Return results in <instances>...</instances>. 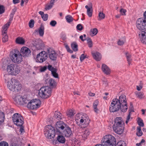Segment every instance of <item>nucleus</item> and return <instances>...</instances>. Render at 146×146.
I'll return each instance as SVG.
<instances>
[{"mask_svg": "<svg viewBox=\"0 0 146 146\" xmlns=\"http://www.w3.org/2000/svg\"><path fill=\"white\" fill-rule=\"evenodd\" d=\"M127 109L128 105L126 97L124 94L121 95L119 99H113L109 107V110L111 112L117 111L119 110L122 112H125Z\"/></svg>", "mask_w": 146, "mask_h": 146, "instance_id": "obj_1", "label": "nucleus"}, {"mask_svg": "<svg viewBox=\"0 0 146 146\" xmlns=\"http://www.w3.org/2000/svg\"><path fill=\"white\" fill-rule=\"evenodd\" d=\"M103 146H126V143L124 141H120L117 144L115 138L111 135H106L102 140Z\"/></svg>", "mask_w": 146, "mask_h": 146, "instance_id": "obj_2", "label": "nucleus"}, {"mask_svg": "<svg viewBox=\"0 0 146 146\" xmlns=\"http://www.w3.org/2000/svg\"><path fill=\"white\" fill-rule=\"evenodd\" d=\"M124 123L122 120V118L116 117L113 126V130L115 133L119 134H121L124 130Z\"/></svg>", "mask_w": 146, "mask_h": 146, "instance_id": "obj_3", "label": "nucleus"}, {"mask_svg": "<svg viewBox=\"0 0 146 146\" xmlns=\"http://www.w3.org/2000/svg\"><path fill=\"white\" fill-rule=\"evenodd\" d=\"M76 119V123L81 127H82L81 125L84 124L85 127L88 126L90 120L88 115L85 113H81L77 116Z\"/></svg>", "mask_w": 146, "mask_h": 146, "instance_id": "obj_4", "label": "nucleus"}, {"mask_svg": "<svg viewBox=\"0 0 146 146\" xmlns=\"http://www.w3.org/2000/svg\"><path fill=\"white\" fill-rule=\"evenodd\" d=\"M7 86L11 91L18 92L20 91L22 88L21 85L19 81L15 79H12L11 82H7Z\"/></svg>", "mask_w": 146, "mask_h": 146, "instance_id": "obj_5", "label": "nucleus"}, {"mask_svg": "<svg viewBox=\"0 0 146 146\" xmlns=\"http://www.w3.org/2000/svg\"><path fill=\"white\" fill-rule=\"evenodd\" d=\"M51 89L48 86L42 87L38 91V95L42 99L48 98L51 93Z\"/></svg>", "mask_w": 146, "mask_h": 146, "instance_id": "obj_6", "label": "nucleus"}, {"mask_svg": "<svg viewBox=\"0 0 146 146\" xmlns=\"http://www.w3.org/2000/svg\"><path fill=\"white\" fill-rule=\"evenodd\" d=\"M10 58L15 63H20L22 61V58L20 52L17 49H14L10 54Z\"/></svg>", "mask_w": 146, "mask_h": 146, "instance_id": "obj_7", "label": "nucleus"}, {"mask_svg": "<svg viewBox=\"0 0 146 146\" xmlns=\"http://www.w3.org/2000/svg\"><path fill=\"white\" fill-rule=\"evenodd\" d=\"M7 70L9 74L13 75H16L18 74L20 71L19 67L14 64L8 65Z\"/></svg>", "mask_w": 146, "mask_h": 146, "instance_id": "obj_8", "label": "nucleus"}, {"mask_svg": "<svg viewBox=\"0 0 146 146\" xmlns=\"http://www.w3.org/2000/svg\"><path fill=\"white\" fill-rule=\"evenodd\" d=\"M44 134L46 138L51 139L55 135V130L54 127L50 125L46 126L44 130Z\"/></svg>", "mask_w": 146, "mask_h": 146, "instance_id": "obj_9", "label": "nucleus"}, {"mask_svg": "<svg viewBox=\"0 0 146 146\" xmlns=\"http://www.w3.org/2000/svg\"><path fill=\"white\" fill-rule=\"evenodd\" d=\"M12 120L15 124L18 126H21L24 123V119L20 114L17 113L13 115Z\"/></svg>", "mask_w": 146, "mask_h": 146, "instance_id": "obj_10", "label": "nucleus"}, {"mask_svg": "<svg viewBox=\"0 0 146 146\" xmlns=\"http://www.w3.org/2000/svg\"><path fill=\"white\" fill-rule=\"evenodd\" d=\"M136 27L140 30L146 31V20L143 17L138 19L136 21Z\"/></svg>", "mask_w": 146, "mask_h": 146, "instance_id": "obj_11", "label": "nucleus"}, {"mask_svg": "<svg viewBox=\"0 0 146 146\" xmlns=\"http://www.w3.org/2000/svg\"><path fill=\"white\" fill-rule=\"evenodd\" d=\"M48 57L47 53L44 51H43L37 55L36 61L40 63H42L45 61Z\"/></svg>", "mask_w": 146, "mask_h": 146, "instance_id": "obj_12", "label": "nucleus"}, {"mask_svg": "<svg viewBox=\"0 0 146 146\" xmlns=\"http://www.w3.org/2000/svg\"><path fill=\"white\" fill-rule=\"evenodd\" d=\"M17 9L16 8H15L13 9L12 10L11 13L10 14V18L9 19V22L7 23L5 25L4 27H3V30L2 31L3 33L4 32L5 33V32H7V30L10 24L11 23V21H12L13 19V17L15 12L16 11Z\"/></svg>", "mask_w": 146, "mask_h": 146, "instance_id": "obj_13", "label": "nucleus"}, {"mask_svg": "<svg viewBox=\"0 0 146 146\" xmlns=\"http://www.w3.org/2000/svg\"><path fill=\"white\" fill-rule=\"evenodd\" d=\"M66 126V124L62 121H59L57 122L55 126L56 132H58L59 133L61 134V133H62V131Z\"/></svg>", "mask_w": 146, "mask_h": 146, "instance_id": "obj_14", "label": "nucleus"}, {"mask_svg": "<svg viewBox=\"0 0 146 146\" xmlns=\"http://www.w3.org/2000/svg\"><path fill=\"white\" fill-rule=\"evenodd\" d=\"M20 53L22 56L23 57H28L31 55L30 50L26 47H22Z\"/></svg>", "mask_w": 146, "mask_h": 146, "instance_id": "obj_15", "label": "nucleus"}, {"mask_svg": "<svg viewBox=\"0 0 146 146\" xmlns=\"http://www.w3.org/2000/svg\"><path fill=\"white\" fill-rule=\"evenodd\" d=\"M47 51L50 59L52 60H56L57 58V54L55 52L54 50H52L50 48L48 49Z\"/></svg>", "mask_w": 146, "mask_h": 146, "instance_id": "obj_16", "label": "nucleus"}, {"mask_svg": "<svg viewBox=\"0 0 146 146\" xmlns=\"http://www.w3.org/2000/svg\"><path fill=\"white\" fill-rule=\"evenodd\" d=\"M61 134L65 137H68L72 135V133L71 128L68 126H66Z\"/></svg>", "mask_w": 146, "mask_h": 146, "instance_id": "obj_17", "label": "nucleus"}, {"mask_svg": "<svg viewBox=\"0 0 146 146\" xmlns=\"http://www.w3.org/2000/svg\"><path fill=\"white\" fill-rule=\"evenodd\" d=\"M92 54L93 58L96 61H100L102 58L101 54L98 52H92Z\"/></svg>", "mask_w": 146, "mask_h": 146, "instance_id": "obj_18", "label": "nucleus"}, {"mask_svg": "<svg viewBox=\"0 0 146 146\" xmlns=\"http://www.w3.org/2000/svg\"><path fill=\"white\" fill-rule=\"evenodd\" d=\"M102 71L107 75L109 74L110 73V70L109 68L105 64H103L102 67Z\"/></svg>", "mask_w": 146, "mask_h": 146, "instance_id": "obj_19", "label": "nucleus"}, {"mask_svg": "<svg viewBox=\"0 0 146 146\" xmlns=\"http://www.w3.org/2000/svg\"><path fill=\"white\" fill-rule=\"evenodd\" d=\"M31 101L35 107V106L36 109L40 107V106L41 104V102L39 99H35Z\"/></svg>", "mask_w": 146, "mask_h": 146, "instance_id": "obj_20", "label": "nucleus"}, {"mask_svg": "<svg viewBox=\"0 0 146 146\" xmlns=\"http://www.w3.org/2000/svg\"><path fill=\"white\" fill-rule=\"evenodd\" d=\"M44 28L43 25L41 24L38 30H35V33H38L41 36H42L44 34Z\"/></svg>", "mask_w": 146, "mask_h": 146, "instance_id": "obj_21", "label": "nucleus"}, {"mask_svg": "<svg viewBox=\"0 0 146 146\" xmlns=\"http://www.w3.org/2000/svg\"><path fill=\"white\" fill-rule=\"evenodd\" d=\"M141 35V42L143 43L146 44V33L144 31H142L140 33L139 35Z\"/></svg>", "mask_w": 146, "mask_h": 146, "instance_id": "obj_22", "label": "nucleus"}, {"mask_svg": "<svg viewBox=\"0 0 146 146\" xmlns=\"http://www.w3.org/2000/svg\"><path fill=\"white\" fill-rule=\"evenodd\" d=\"M44 47V45L41 40L39 41L35 45V47L37 50L42 49Z\"/></svg>", "mask_w": 146, "mask_h": 146, "instance_id": "obj_23", "label": "nucleus"}, {"mask_svg": "<svg viewBox=\"0 0 146 146\" xmlns=\"http://www.w3.org/2000/svg\"><path fill=\"white\" fill-rule=\"evenodd\" d=\"M54 117L58 120L61 119L63 117L60 112L57 111H55Z\"/></svg>", "mask_w": 146, "mask_h": 146, "instance_id": "obj_24", "label": "nucleus"}, {"mask_svg": "<svg viewBox=\"0 0 146 146\" xmlns=\"http://www.w3.org/2000/svg\"><path fill=\"white\" fill-rule=\"evenodd\" d=\"M57 141L60 143H64L65 142L66 140L64 137L62 135H58L57 137Z\"/></svg>", "mask_w": 146, "mask_h": 146, "instance_id": "obj_25", "label": "nucleus"}, {"mask_svg": "<svg viewBox=\"0 0 146 146\" xmlns=\"http://www.w3.org/2000/svg\"><path fill=\"white\" fill-rule=\"evenodd\" d=\"M71 47L73 50L74 52H76L78 50V44L75 42H73L71 44Z\"/></svg>", "mask_w": 146, "mask_h": 146, "instance_id": "obj_26", "label": "nucleus"}, {"mask_svg": "<svg viewBox=\"0 0 146 146\" xmlns=\"http://www.w3.org/2000/svg\"><path fill=\"white\" fill-rule=\"evenodd\" d=\"M85 8L87 9V13L89 17H91L92 16L93 9L92 8H89L87 6H86Z\"/></svg>", "mask_w": 146, "mask_h": 146, "instance_id": "obj_27", "label": "nucleus"}, {"mask_svg": "<svg viewBox=\"0 0 146 146\" xmlns=\"http://www.w3.org/2000/svg\"><path fill=\"white\" fill-rule=\"evenodd\" d=\"M23 100V97L21 95H17L15 98V101L18 103L21 104Z\"/></svg>", "mask_w": 146, "mask_h": 146, "instance_id": "obj_28", "label": "nucleus"}, {"mask_svg": "<svg viewBox=\"0 0 146 146\" xmlns=\"http://www.w3.org/2000/svg\"><path fill=\"white\" fill-rule=\"evenodd\" d=\"M98 32V29L96 28L91 29L90 33L91 36H93L97 34Z\"/></svg>", "mask_w": 146, "mask_h": 146, "instance_id": "obj_29", "label": "nucleus"}, {"mask_svg": "<svg viewBox=\"0 0 146 146\" xmlns=\"http://www.w3.org/2000/svg\"><path fill=\"white\" fill-rule=\"evenodd\" d=\"M136 134L138 137H140L142 135L143 133L141 130V128L140 126L137 127Z\"/></svg>", "mask_w": 146, "mask_h": 146, "instance_id": "obj_30", "label": "nucleus"}, {"mask_svg": "<svg viewBox=\"0 0 146 146\" xmlns=\"http://www.w3.org/2000/svg\"><path fill=\"white\" fill-rule=\"evenodd\" d=\"M16 42L18 44H23L25 43L24 40L21 37H18L16 40Z\"/></svg>", "mask_w": 146, "mask_h": 146, "instance_id": "obj_31", "label": "nucleus"}, {"mask_svg": "<svg viewBox=\"0 0 146 146\" xmlns=\"http://www.w3.org/2000/svg\"><path fill=\"white\" fill-rule=\"evenodd\" d=\"M7 32H5L4 33L2 32V35H3V37L2 38V41L3 42H5L8 40V38L7 35Z\"/></svg>", "mask_w": 146, "mask_h": 146, "instance_id": "obj_32", "label": "nucleus"}, {"mask_svg": "<svg viewBox=\"0 0 146 146\" xmlns=\"http://www.w3.org/2000/svg\"><path fill=\"white\" fill-rule=\"evenodd\" d=\"M136 97L140 99H142L144 98V93L141 92L135 93Z\"/></svg>", "mask_w": 146, "mask_h": 146, "instance_id": "obj_33", "label": "nucleus"}, {"mask_svg": "<svg viewBox=\"0 0 146 146\" xmlns=\"http://www.w3.org/2000/svg\"><path fill=\"white\" fill-rule=\"evenodd\" d=\"M27 107L28 108L32 110H36L35 106V107L31 101L29 102L27 105Z\"/></svg>", "mask_w": 146, "mask_h": 146, "instance_id": "obj_34", "label": "nucleus"}, {"mask_svg": "<svg viewBox=\"0 0 146 146\" xmlns=\"http://www.w3.org/2000/svg\"><path fill=\"white\" fill-rule=\"evenodd\" d=\"M5 114L3 112H0V125L4 121L5 119Z\"/></svg>", "mask_w": 146, "mask_h": 146, "instance_id": "obj_35", "label": "nucleus"}, {"mask_svg": "<svg viewBox=\"0 0 146 146\" xmlns=\"http://www.w3.org/2000/svg\"><path fill=\"white\" fill-rule=\"evenodd\" d=\"M98 104V101L97 100H96L94 102L93 104V108L94 110V111L97 113L98 111V109H97V107Z\"/></svg>", "mask_w": 146, "mask_h": 146, "instance_id": "obj_36", "label": "nucleus"}, {"mask_svg": "<svg viewBox=\"0 0 146 146\" xmlns=\"http://www.w3.org/2000/svg\"><path fill=\"white\" fill-rule=\"evenodd\" d=\"M48 83L49 86L51 87H53L55 85L56 82L52 78L49 80Z\"/></svg>", "mask_w": 146, "mask_h": 146, "instance_id": "obj_37", "label": "nucleus"}, {"mask_svg": "<svg viewBox=\"0 0 146 146\" xmlns=\"http://www.w3.org/2000/svg\"><path fill=\"white\" fill-rule=\"evenodd\" d=\"M65 19L67 21L68 23H70L73 20V18L72 16L70 15H67L65 17Z\"/></svg>", "mask_w": 146, "mask_h": 146, "instance_id": "obj_38", "label": "nucleus"}, {"mask_svg": "<svg viewBox=\"0 0 146 146\" xmlns=\"http://www.w3.org/2000/svg\"><path fill=\"white\" fill-rule=\"evenodd\" d=\"M99 18L98 20L104 19L105 17V14L102 12H100L98 14Z\"/></svg>", "mask_w": 146, "mask_h": 146, "instance_id": "obj_39", "label": "nucleus"}, {"mask_svg": "<svg viewBox=\"0 0 146 146\" xmlns=\"http://www.w3.org/2000/svg\"><path fill=\"white\" fill-rule=\"evenodd\" d=\"M35 23L33 19H31L29 22V26L31 28H33L34 26Z\"/></svg>", "mask_w": 146, "mask_h": 146, "instance_id": "obj_40", "label": "nucleus"}, {"mask_svg": "<svg viewBox=\"0 0 146 146\" xmlns=\"http://www.w3.org/2000/svg\"><path fill=\"white\" fill-rule=\"evenodd\" d=\"M47 68H48V69L51 72V73L53 71H55V70H56V68H54L51 65H49L48 67H47Z\"/></svg>", "mask_w": 146, "mask_h": 146, "instance_id": "obj_41", "label": "nucleus"}, {"mask_svg": "<svg viewBox=\"0 0 146 146\" xmlns=\"http://www.w3.org/2000/svg\"><path fill=\"white\" fill-rule=\"evenodd\" d=\"M127 11L126 9L121 8L119 11L121 15H125Z\"/></svg>", "mask_w": 146, "mask_h": 146, "instance_id": "obj_42", "label": "nucleus"}, {"mask_svg": "<svg viewBox=\"0 0 146 146\" xmlns=\"http://www.w3.org/2000/svg\"><path fill=\"white\" fill-rule=\"evenodd\" d=\"M139 120L138 121V123L139 125L141 127H143L144 126V124L143 122V121L140 118H139Z\"/></svg>", "mask_w": 146, "mask_h": 146, "instance_id": "obj_43", "label": "nucleus"}, {"mask_svg": "<svg viewBox=\"0 0 146 146\" xmlns=\"http://www.w3.org/2000/svg\"><path fill=\"white\" fill-rule=\"evenodd\" d=\"M125 41V38L123 40L119 39L117 42V44L118 45L121 46L124 44Z\"/></svg>", "mask_w": 146, "mask_h": 146, "instance_id": "obj_44", "label": "nucleus"}, {"mask_svg": "<svg viewBox=\"0 0 146 146\" xmlns=\"http://www.w3.org/2000/svg\"><path fill=\"white\" fill-rule=\"evenodd\" d=\"M57 72V70H55V71H53L52 72V74L53 76H54V78H58V74L56 73Z\"/></svg>", "mask_w": 146, "mask_h": 146, "instance_id": "obj_45", "label": "nucleus"}, {"mask_svg": "<svg viewBox=\"0 0 146 146\" xmlns=\"http://www.w3.org/2000/svg\"><path fill=\"white\" fill-rule=\"evenodd\" d=\"M126 56L127 57V61L128 62V64L130 65V62L131 61V56L128 54H126Z\"/></svg>", "mask_w": 146, "mask_h": 146, "instance_id": "obj_46", "label": "nucleus"}, {"mask_svg": "<svg viewBox=\"0 0 146 146\" xmlns=\"http://www.w3.org/2000/svg\"><path fill=\"white\" fill-rule=\"evenodd\" d=\"M5 11L4 7L2 5H0V14L3 13Z\"/></svg>", "mask_w": 146, "mask_h": 146, "instance_id": "obj_47", "label": "nucleus"}, {"mask_svg": "<svg viewBox=\"0 0 146 146\" xmlns=\"http://www.w3.org/2000/svg\"><path fill=\"white\" fill-rule=\"evenodd\" d=\"M22 101L25 104H27L29 102V100L26 98V96H24L23 97V100H22Z\"/></svg>", "mask_w": 146, "mask_h": 146, "instance_id": "obj_48", "label": "nucleus"}, {"mask_svg": "<svg viewBox=\"0 0 146 146\" xmlns=\"http://www.w3.org/2000/svg\"><path fill=\"white\" fill-rule=\"evenodd\" d=\"M76 28L78 30L81 31L83 29V27L81 24H79L77 25Z\"/></svg>", "mask_w": 146, "mask_h": 146, "instance_id": "obj_49", "label": "nucleus"}, {"mask_svg": "<svg viewBox=\"0 0 146 146\" xmlns=\"http://www.w3.org/2000/svg\"><path fill=\"white\" fill-rule=\"evenodd\" d=\"M41 17L44 21H46L48 19V15L47 14H44Z\"/></svg>", "mask_w": 146, "mask_h": 146, "instance_id": "obj_50", "label": "nucleus"}, {"mask_svg": "<svg viewBox=\"0 0 146 146\" xmlns=\"http://www.w3.org/2000/svg\"><path fill=\"white\" fill-rule=\"evenodd\" d=\"M65 47L67 51L68 52L70 53H73V50H72L70 49L69 47L68 46V45H66L65 46Z\"/></svg>", "mask_w": 146, "mask_h": 146, "instance_id": "obj_51", "label": "nucleus"}, {"mask_svg": "<svg viewBox=\"0 0 146 146\" xmlns=\"http://www.w3.org/2000/svg\"><path fill=\"white\" fill-rule=\"evenodd\" d=\"M74 115V113L72 110H70L67 113V115L69 117H71Z\"/></svg>", "mask_w": 146, "mask_h": 146, "instance_id": "obj_52", "label": "nucleus"}, {"mask_svg": "<svg viewBox=\"0 0 146 146\" xmlns=\"http://www.w3.org/2000/svg\"><path fill=\"white\" fill-rule=\"evenodd\" d=\"M0 146H9V145L7 142L2 141L0 142Z\"/></svg>", "mask_w": 146, "mask_h": 146, "instance_id": "obj_53", "label": "nucleus"}, {"mask_svg": "<svg viewBox=\"0 0 146 146\" xmlns=\"http://www.w3.org/2000/svg\"><path fill=\"white\" fill-rule=\"evenodd\" d=\"M56 24V22L54 20H52L51 21L50 23V25L53 27L55 26Z\"/></svg>", "mask_w": 146, "mask_h": 146, "instance_id": "obj_54", "label": "nucleus"}, {"mask_svg": "<svg viewBox=\"0 0 146 146\" xmlns=\"http://www.w3.org/2000/svg\"><path fill=\"white\" fill-rule=\"evenodd\" d=\"M86 56H85L84 54H82L80 57V60L81 62H82L86 58Z\"/></svg>", "mask_w": 146, "mask_h": 146, "instance_id": "obj_55", "label": "nucleus"}, {"mask_svg": "<svg viewBox=\"0 0 146 146\" xmlns=\"http://www.w3.org/2000/svg\"><path fill=\"white\" fill-rule=\"evenodd\" d=\"M145 141L144 139H142L141 141L139 143H137L136 145L137 146H141V144L145 142Z\"/></svg>", "mask_w": 146, "mask_h": 146, "instance_id": "obj_56", "label": "nucleus"}, {"mask_svg": "<svg viewBox=\"0 0 146 146\" xmlns=\"http://www.w3.org/2000/svg\"><path fill=\"white\" fill-rule=\"evenodd\" d=\"M47 69V66H45L44 67H42L40 69V71L41 72H43L45 71Z\"/></svg>", "mask_w": 146, "mask_h": 146, "instance_id": "obj_57", "label": "nucleus"}, {"mask_svg": "<svg viewBox=\"0 0 146 146\" xmlns=\"http://www.w3.org/2000/svg\"><path fill=\"white\" fill-rule=\"evenodd\" d=\"M53 5L50 3V4L49 5H47L45 9L46 10H49L52 7Z\"/></svg>", "mask_w": 146, "mask_h": 146, "instance_id": "obj_58", "label": "nucleus"}, {"mask_svg": "<svg viewBox=\"0 0 146 146\" xmlns=\"http://www.w3.org/2000/svg\"><path fill=\"white\" fill-rule=\"evenodd\" d=\"M89 8H92V3L91 2L89 3L88 5H86Z\"/></svg>", "mask_w": 146, "mask_h": 146, "instance_id": "obj_59", "label": "nucleus"}, {"mask_svg": "<svg viewBox=\"0 0 146 146\" xmlns=\"http://www.w3.org/2000/svg\"><path fill=\"white\" fill-rule=\"evenodd\" d=\"M130 116H129V115H128L127 117L126 120L125 122V123L126 124H127L128 123V122H129V120L130 119Z\"/></svg>", "mask_w": 146, "mask_h": 146, "instance_id": "obj_60", "label": "nucleus"}, {"mask_svg": "<svg viewBox=\"0 0 146 146\" xmlns=\"http://www.w3.org/2000/svg\"><path fill=\"white\" fill-rule=\"evenodd\" d=\"M20 127V131L21 132V133H22V132H24V129H23V126L22 125Z\"/></svg>", "mask_w": 146, "mask_h": 146, "instance_id": "obj_61", "label": "nucleus"}, {"mask_svg": "<svg viewBox=\"0 0 146 146\" xmlns=\"http://www.w3.org/2000/svg\"><path fill=\"white\" fill-rule=\"evenodd\" d=\"M80 38L81 40L82 41H84L85 40H86V38H83V35H82L80 36Z\"/></svg>", "mask_w": 146, "mask_h": 146, "instance_id": "obj_62", "label": "nucleus"}, {"mask_svg": "<svg viewBox=\"0 0 146 146\" xmlns=\"http://www.w3.org/2000/svg\"><path fill=\"white\" fill-rule=\"evenodd\" d=\"M87 43L89 47L90 48H91L93 46L92 42H91L90 43Z\"/></svg>", "mask_w": 146, "mask_h": 146, "instance_id": "obj_63", "label": "nucleus"}, {"mask_svg": "<svg viewBox=\"0 0 146 146\" xmlns=\"http://www.w3.org/2000/svg\"><path fill=\"white\" fill-rule=\"evenodd\" d=\"M86 40L87 42V43L89 42L90 43L92 42V41L91 38H87L86 39Z\"/></svg>", "mask_w": 146, "mask_h": 146, "instance_id": "obj_64", "label": "nucleus"}]
</instances>
